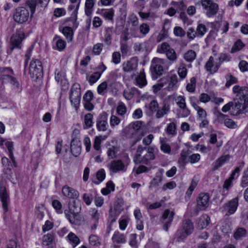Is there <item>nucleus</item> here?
<instances>
[{
    "mask_svg": "<svg viewBox=\"0 0 248 248\" xmlns=\"http://www.w3.org/2000/svg\"><path fill=\"white\" fill-rule=\"evenodd\" d=\"M81 205L78 199L70 201L68 203V209L64 210L66 217L71 224L75 223V218L80 212Z\"/></svg>",
    "mask_w": 248,
    "mask_h": 248,
    "instance_id": "1",
    "label": "nucleus"
},
{
    "mask_svg": "<svg viewBox=\"0 0 248 248\" xmlns=\"http://www.w3.org/2000/svg\"><path fill=\"white\" fill-rule=\"evenodd\" d=\"M165 63L166 61L164 59L156 57L153 59L151 62L150 70L154 79H156L163 75Z\"/></svg>",
    "mask_w": 248,
    "mask_h": 248,
    "instance_id": "2",
    "label": "nucleus"
},
{
    "mask_svg": "<svg viewBox=\"0 0 248 248\" xmlns=\"http://www.w3.org/2000/svg\"><path fill=\"white\" fill-rule=\"evenodd\" d=\"M200 3L207 17H213L217 15L219 9L217 3L212 0H201Z\"/></svg>",
    "mask_w": 248,
    "mask_h": 248,
    "instance_id": "3",
    "label": "nucleus"
},
{
    "mask_svg": "<svg viewBox=\"0 0 248 248\" xmlns=\"http://www.w3.org/2000/svg\"><path fill=\"white\" fill-rule=\"evenodd\" d=\"M81 98L80 88L79 84L75 83L72 86L70 93V100L71 104L78 110L79 108Z\"/></svg>",
    "mask_w": 248,
    "mask_h": 248,
    "instance_id": "4",
    "label": "nucleus"
},
{
    "mask_svg": "<svg viewBox=\"0 0 248 248\" xmlns=\"http://www.w3.org/2000/svg\"><path fill=\"white\" fill-rule=\"evenodd\" d=\"M29 73L32 78L38 79L43 76V67L41 62L37 59H33L31 62Z\"/></svg>",
    "mask_w": 248,
    "mask_h": 248,
    "instance_id": "5",
    "label": "nucleus"
},
{
    "mask_svg": "<svg viewBox=\"0 0 248 248\" xmlns=\"http://www.w3.org/2000/svg\"><path fill=\"white\" fill-rule=\"evenodd\" d=\"M194 229L192 222L189 219H186L182 222L181 230L177 232L178 237L183 239L191 234Z\"/></svg>",
    "mask_w": 248,
    "mask_h": 248,
    "instance_id": "6",
    "label": "nucleus"
},
{
    "mask_svg": "<svg viewBox=\"0 0 248 248\" xmlns=\"http://www.w3.org/2000/svg\"><path fill=\"white\" fill-rule=\"evenodd\" d=\"M209 195L207 193H202L199 194L197 199V208L196 209L193 216H196L200 210H205L209 205Z\"/></svg>",
    "mask_w": 248,
    "mask_h": 248,
    "instance_id": "7",
    "label": "nucleus"
},
{
    "mask_svg": "<svg viewBox=\"0 0 248 248\" xmlns=\"http://www.w3.org/2000/svg\"><path fill=\"white\" fill-rule=\"evenodd\" d=\"M29 15V11L25 7H18L14 14V19L16 22L23 23L28 20Z\"/></svg>",
    "mask_w": 248,
    "mask_h": 248,
    "instance_id": "8",
    "label": "nucleus"
},
{
    "mask_svg": "<svg viewBox=\"0 0 248 248\" xmlns=\"http://www.w3.org/2000/svg\"><path fill=\"white\" fill-rule=\"evenodd\" d=\"M127 165L128 164H125L121 159H117L112 161L108 167L111 172L115 173L125 172L127 170Z\"/></svg>",
    "mask_w": 248,
    "mask_h": 248,
    "instance_id": "9",
    "label": "nucleus"
},
{
    "mask_svg": "<svg viewBox=\"0 0 248 248\" xmlns=\"http://www.w3.org/2000/svg\"><path fill=\"white\" fill-rule=\"evenodd\" d=\"M89 216V221L91 224V229L94 231L97 229L99 219L100 217V213L95 208H91L88 211Z\"/></svg>",
    "mask_w": 248,
    "mask_h": 248,
    "instance_id": "10",
    "label": "nucleus"
},
{
    "mask_svg": "<svg viewBox=\"0 0 248 248\" xmlns=\"http://www.w3.org/2000/svg\"><path fill=\"white\" fill-rule=\"evenodd\" d=\"M174 213L169 209L165 210L162 216V221L163 223V229L168 231L173 219Z\"/></svg>",
    "mask_w": 248,
    "mask_h": 248,
    "instance_id": "11",
    "label": "nucleus"
},
{
    "mask_svg": "<svg viewBox=\"0 0 248 248\" xmlns=\"http://www.w3.org/2000/svg\"><path fill=\"white\" fill-rule=\"evenodd\" d=\"M96 126L100 131H105L107 129L108 124V114L106 112H103L99 115L96 121Z\"/></svg>",
    "mask_w": 248,
    "mask_h": 248,
    "instance_id": "12",
    "label": "nucleus"
},
{
    "mask_svg": "<svg viewBox=\"0 0 248 248\" xmlns=\"http://www.w3.org/2000/svg\"><path fill=\"white\" fill-rule=\"evenodd\" d=\"M24 38V34L22 32H16L13 34L10 39L11 49L12 50L15 48H20Z\"/></svg>",
    "mask_w": 248,
    "mask_h": 248,
    "instance_id": "13",
    "label": "nucleus"
},
{
    "mask_svg": "<svg viewBox=\"0 0 248 248\" xmlns=\"http://www.w3.org/2000/svg\"><path fill=\"white\" fill-rule=\"evenodd\" d=\"M0 198L2 202V207L5 212L8 210V203L9 202V197L8 195L5 186L0 187Z\"/></svg>",
    "mask_w": 248,
    "mask_h": 248,
    "instance_id": "14",
    "label": "nucleus"
},
{
    "mask_svg": "<svg viewBox=\"0 0 248 248\" xmlns=\"http://www.w3.org/2000/svg\"><path fill=\"white\" fill-rule=\"evenodd\" d=\"M220 67V64L217 62L214 63V59L213 57L210 56L208 60L206 62L205 68L206 71L213 74L216 73Z\"/></svg>",
    "mask_w": 248,
    "mask_h": 248,
    "instance_id": "15",
    "label": "nucleus"
},
{
    "mask_svg": "<svg viewBox=\"0 0 248 248\" xmlns=\"http://www.w3.org/2000/svg\"><path fill=\"white\" fill-rule=\"evenodd\" d=\"M62 193L64 196L74 200L78 199L79 197L78 191L67 186L62 187Z\"/></svg>",
    "mask_w": 248,
    "mask_h": 248,
    "instance_id": "16",
    "label": "nucleus"
},
{
    "mask_svg": "<svg viewBox=\"0 0 248 248\" xmlns=\"http://www.w3.org/2000/svg\"><path fill=\"white\" fill-rule=\"evenodd\" d=\"M81 144L78 138L73 139L71 142V151L75 156H78L81 153Z\"/></svg>",
    "mask_w": 248,
    "mask_h": 248,
    "instance_id": "17",
    "label": "nucleus"
},
{
    "mask_svg": "<svg viewBox=\"0 0 248 248\" xmlns=\"http://www.w3.org/2000/svg\"><path fill=\"white\" fill-rule=\"evenodd\" d=\"M138 64L133 59H131L123 63V69L125 72H131L135 71Z\"/></svg>",
    "mask_w": 248,
    "mask_h": 248,
    "instance_id": "18",
    "label": "nucleus"
},
{
    "mask_svg": "<svg viewBox=\"0 0 248 248\" xmlns=\"http://www.w3.org/2000/svg\"><path fill=\"white\" fill-rule=\"evenodd\" d=\"M66 47V43L61 37L56 36L53 40V48L59 51L63 50Z\"/></svg>",
    "mask_w": 248,
    "mask_h": 248,
    "instance_id": "19",
    "label": "nucleus"
},
{
    "mask_svg": "<svg viewBox=\"0 0 248 248\" xmlns=\"http://www.w3.org/2000/svg\"><path fill=\"white\" fill-rule=\"evenodd\" d=\"M168 84L166 88L168 91H173L178 88V79L176 75H171L168 78Z\"/></svg>",
    "mask_w": 248,
    "mask_h": 248,
    "instance_id": "20",
    "label": "nucleus"
},
{
    "mask_svg": "<svg viewBox=\"0 0 248 248\" xmlns=\"http://www.w3.org/2000/svg\"><path fill=\"white\" fill-rule=\"evenodd\" d=\"M95 0H86L85 3V14L91 18L95 5Z\"/></svg>",
    "mask_w": 248,
    "mask_h": 248,
    "instance_id": "21",
    "label": "nucleus"
},
{
    "mask_svg": "<svg viewBox=\"0 0 248 248\" xmlns=\"http://www.w3.org/2000/svg\"><path fill=\"white\" fill-rule=\"evenodd\" d=\"M238 206V198L236 197L235 198L233 199L231 201H230L227 204H226L225 208L226 210H228V212L230 214H233Z\"/></svg>",
    "mask_w": 248,
    "mask_h": 248,
    "instance_id": "22",
    "label": "nucleus"
},
{
    "mask_svg": "<svg viewBox=\"0 0 248 248\" xmlns=\"http://www.w3.org/2000/svg\"><path fill=\"white\" fill-rule=\"evenodd\" d=\"M177 73L181 80H183L186 78L187 69L186 63L183 62H180L177 68Z\"/></svg>",
    "mask_w": 248,
    "mask_h": 248,
    "instance_id": "23",
    "label": "nucleus"
},
{
    "mask_svg": "<svg viewBox=\"0 0 248 248\" xmlns=\"http://www.w3.org/2000/svg\"><path fill=\"white\" fill-rule=\"evenodd\" d=\"M93 124V115L90 113L85 114L83 118V127L85 129L90 128Z\"/></svg>",
    "mask_w": 248,
    "mask_h": 248,
    "instance_id": "24",
    "label": "nucleus"
},
{
    "mask_svg": "<svg viewBox=\"0 0 248 248\" xmlns=\"http://www.w3.org/2000/svg\"><path fill=\"white\" fill-rule=\"evenodd\" d=\"M4 81L9 83L12 85L13 89L16 92H19L21 90V85L19 82L14 76L10 77Z\"/></svg>",
    "mask_w": 248,
    "mask_h": 248,
    "instance_id": "25",
    "label": "nucleus"
},
{
    "mask_svg": "<svg viewBox=\"0 0 248 248\" xmlns=\"http://www.w3.org/2000/svg\"><path fill=\"white\" fill-rule=\"evenodd\" d=\"M210 218L209 217L206 215H202L199 218L198 221V226L202 229L206 228V227L209 224Z\"/></svg>",
    "mask_w": 248,
    "mask_h": 248,
    "instance_id": "26",
    "label": "nucleus"
},
{
    "mask_svg": "<svg viewBox=\"0 0 248 248\" xmlns=\"http://www.w3.org/2000/svg\"><path fill=\"white\" fill-rule=\"evenodd\" d=\"M112 241L114 243L123 244L126 242V238L124 234L116 231L114 233L112 237Z\"/></svg>",
    "mask_w": 248,
    "mask_h": 248,
    "instance_id": "27",
    "label": "nucleus"
},
{
    "mask_svg": "<svg viewBox=\"0 0 248 248\" xmlns=\"http://www.w3.org/2000/svg\"><path fill=\"white\" fill-rule=\"evenodd\" d=\"M1 74V78L3 81L14 75L13 70L10 67H2L0 69Z\"/></svg>",
    "mask_w": 248,
    "mask_h": 248,
    "instance_id": "28",
    "label": "nucleus"
},
{
    "mask_svg": "<svg viewBox=\"0 0 248 248\" xmlns=\"http://www.w3.org/2000/svg\"><path fill=\"white\" fill-rule=\"evenodd\" d=\"M167 140L166 138H160V149L164 153L170 154L171 152V148L170 145L167 143Z\"/></svg>",
    "mask_w": 248,
    "mask_h": 248,
    "instance_id": "29",
    "label": "nucleus"
},
{
    "mask_svg": "<svg viewBox=\"0 0 248 248\" xmlns=\"http://www.w3.org/2000/svg\"><path fill=\"white\" fill-rule=\"evenodd\" d=\"M155 149L153 147H148L147 148V154L143 156V163L147 164L149 160L155 158Z\"/></svg>",
    "mask_w": 248,
    "mask_h": 248,
    "instance_id": "30",
    "label": "nucleus"
},
{
    "mask_svg": "<svg viewBox=\"0 0 248 248\" xmlns=\"http://www.w3.org/2000/svg\"><path fill=\"white\" fill-rule=\"evenodd\" d=\"M230 159V156L229 155H223L218 158L215 162L214 169H217L221 167L226 162Z\"/></svg>",
    "mask_w": 248,
    "mask_h": 248,
    "instance_id": "31",
    "label": "nucleus"
},
{
    "mask_svg": "<svg viewBox=\"0 0 248 248\" xmlns=\"http://www.w3.org/2000/svg\"><path fill=\"white\" fill-rule=\"evenodd\" d=\"M170 109V108L169 105L166 103H164L162 107L157 110L156 113V118L160 119L163 117L165 115L168 114Z\"/></svg>",
    "mask_w": 248,
    "mask_h": 248,
    "instance_id": "32",
    "label": "nucleus"
},
{
    "mask_svg": "<svg viewBox=\"0 0 248 248\" xmlns=\"http://www.w3.org/2000/svg\"><path fill=\"white\" fill-rule=\"evenodd\" d=\"M55 79L60 84L64 85L67 84V80L65 78V74L62 71L56 70L55 72Z\"/></svg>",
    "mask_w": 248,
    "mask_h": 248,
    "instance_id": "33",
    "label": "nucleus"
},
{
    "mask_svg": "<svg viewBox=\"0 0 248 248\" xmlns=\"http://www.w3.org/2000/svg\"><path fill=\"white\" fill-rule=\"evenodd\" d=\"M136 85L140 88H142L147 84L145 74L144 72H140V75L136 78Z\"/></svg>",
    "mask_w": 248,
    "mask_h": 248,
    "instance_id": "34",
    "label": "nucleus"
},
{
    "mask_svg": "<svg viewBox=\"0 0 248 248\" xmlns=\"http://www.w3.org/2000/svg\"><path fill=\"white\" fill-rule=\"evenodd\" d=\"M165 131L168 135L174 137L177 134L176 124L174 122H171L168 124L165 129Z\"/></svg>",
    "mask_w": 248,
    "mask_h": 248,
    "instance_id": "35",
    "label": "nucleus"
},
{
    "mask_svg": "<svg viewBox=\"0 0 248 248\" xmlns=\"http://www.w3.org/2000/svg\"><path fill=\"white\" fill-rule=\"evenodd\" d=\"M62 33L65 37L67 42H71L73 37V31L71 27H65L62 29Z\"/></svg>",
    "mask_w": 248,
    "mask_h": 248,
    "instance_id": "36",
    "label": "nucleus"
},
{
    "mask_svg": "<svg viewBox=\"0 0 248 248\" xmlns=\"http://www.w3.org/2000/svg\"><path fill=\"white\" fill-rule=\"evenodd\" d=\"M54 236L53 233H47L43 237L42 245L46 246H50L53 242Z\"/></svg>",
    "mask_w": 248,
    "mask_h": 248,
    "instance_id": "37",
    "label": "nucleus"
},
{
    "mask_svg": "<svg viewBox=\"0 0 248 248\" xmlns=\"http://www.w3.org/2000/svg\"><path fill=\"white\" fill-rule=\"evenodd\" d=\"M196 57V52L192 50H189L184 53L183 58L187 62H192Z\"/></svg>",
    "mask_w": 248,
    "mask_h": 248,
    "instance_id": "38",
    "label": "nucleus"
},
{
    "mask_svg": "<svg viewBox=\"0 0 248 248\" xmlns=\"http://www.w3.org/2000/svg\"><path fill=\"white\" fill-rule=\"evenodd\" d=\"M189 152L188 150H182L180 154V157L178 160V163L181 165H185L188 161V155Z\"/></svg>",
    "mask_w": 248,
    "mask_h": 248,
    "instance_id": "39",
    "label": "nucleus"
},
{
    "mask_svg": "<svg viewBox=\"0 0 248 248\" xmlns=\"http://www.w3.org/2000/svg\"><path fill=\"white\" fill-rule=\"evenodd\" d=\"M163 180V175L161 172L156 173L155 177L151 181L150 184L152 186H158L161 183Z\"/></svg>",
    "mask_w": 248,
    "mask_h": 248,
    "instance_id": "40",
    "label": "nucleus"
},
{
    "mask_svg": "<svg viewBox=\"0 0 248 248\" xmlns=\"http://www.w3.org/2000/svg\"><path fill=\"white\" fill-rule=\"evenodd\" d=\"M89 243L92 246L99 247L101 245V239L94 234L91 235L89 237Z\"/></svg>",
    "mask_w": 248,
    "mask_h": 248,
    "instance_id": "41",
    "label": "nucleus"
},
{
    "mask_svg": "<svg viewBox=\"0 0 248 248\" xmlns=\"http://www.w3.org/2000/svg\"><path fill=\"white\" fill-rule=\"evenodd\" d=\"M193 108L197 111L199 118L200 119H204L207 116L206 111L202 108L198 106L195 103H192Z\"/></svg>",
    "mask_w": 248,
    "mask_h": 248,
    "instance_id": "42",
    "label": "nucleus"
},
{
    "mask_svg": "<svg viewBox=\"0 0 248 248\" xmlns=\"http://www.w3.org/2000/svg\"><path fill=\"white\" fill-rule=\"evenodd\" d=\"M5 146L8 149L9 153V157L12 160L14 167H16V161L13 153V143L11 141H7L5 142Z\"/></svg>",
    "mask_w": 248,
    "mask_h": 248,
    "instance_id": "43",
    "label": "nucleus"
},
{
    "mask_svg": "<svg viewBox=\"0 0 248 248\" xmlns=\"http://www.w3.org/2000/svg\"><path fill=\"white\" fill-rule=\"evenodd\" d=\"M167 59L172 62H175L177 59V55L173 48H170L166 53Z\"/></svg>",
    "mask_w": 248,
    "mask_h": 248,
    "instance_id": "44",
    "label": "nucleus"
},
{
    "mask_svg": "<svg viewBox=\"0 0 248 248\" xmlns=\"http://www.w3.org/2000/svg\"><path fill=\"white\" fill-rule=\"evenodd\" d=\"M67 237L69 241L72 243L73 248H75L79 243V239L75 233L73 232H70Z\"/></svg>",
    "mask_w": 248,
    "mask_h": 248,
    "instance_id": "45",
    "label": "nucleus"
},
{
    "mask_svg": "<svg viewBox=\"0 0 248 248\" xmlns=\"http://www.w3.org/2000/svg\"><path fill=\"white\" fill-rule=\"evenodd\" d=\"M170 48L171 47L168 43L164 42L158 46L156 51L159 53H166Z\"/></svg>",
    "mask_w": 248,
    "mask_h": 248,
    "instance_id": "46",
    "label": "nucleus"
},
{
    "mask_svg": "<svg viewBox=\"0 0 248 248\" xmlns=\"http://www.w3.org/2000/svg\"><path fill=\"white\" fill-rule=\"evenodd\" d=\"M234 110H236V112L233 113V115H237L240 114L244 113V110L245 109V106L244 104H242V103L238 101L235 103V104L233 108Z\"/></svg>",
    "mask_w": 248,
    "mask_h": 248,
    "instance_id": "47",
    "label": "nucleus"
},
{
    "mask_svg": "<svg viewBox=\"0 0 248 248\" xmlns=\"http://www.w3.org/2000/svg\"><path fill=\"white\" fill-rule=\"evenodd\" d=\"M102 72H95L92 74L89 78V82L90 85H93L101 77Z\"/></svg>",
    "mask_w": 248,
    "mask_h": 248,
    "instance_id": "48",
    "label": "nucleus"
},
{
    "mask_svg": "<svg viewBox=\"0 0 248 248\" xmlns=\"http://www.w3.org/2000/svg\"><path fill=\"white\" fill-rule=\"evenodd\" d=\"M196 79L195 77L190 78V83H188L186 87V90L190 93H193L195 90Z\"/></svg>",
    "mask_w": 248,
    "mask_h": 248,
    "instance_id": "49",
    "label": "nucleus"
},
{
    "mask_svg": "<svg viewBox=\"0 0 248 248\" xmlns=\"http://www.w3.org/2000/svg\"><path fill=\"white\" fill-rule=\"evenodd\" d=\"M226 79V83L225 84V86L226 87H229L232 84L236 83L237 82V79L236 78L233 77L231 74L227 75L225 77Z\"/></svg>",
    "mask_w": 248,
    "mask_h": 248,
    "instance_id": "50",
    "label": "nucleus"
},
{
    "mask_svg": "<svg viewBox=\"0 0 248 248\" xmlns=\"http://www.w3.org/2000/svg\"><path fill=\"white\" fill-rule=\"evenodd\" d=\"M112 34V28H107L106 29L105 42L107 45H110L111 43Z\"/></svg>",
    "mask_w": 248,
    "mask_h": 248,
    "instance_id": "51",
    "label": "nucleus"
},
{
    "mask_svg": "<svg viewBox=\"0 0 248 248\" xmlns=\"http://www.w3.org/2000/svg\"><path fill=\"white\" fill-rule=\"evenodd\" d=\"M238 97L244 103L248 100V87H243Z\"/></svg>",
    "mask_w": 248,
    "mask_h": 248,
    "instance_id": "52",
    "label": "nucleus"
},
{
    "mask_svg": "<svg viewBox=\"0 0 248 248\" xmlns=\"http://www.w3.org/2000/svg\"><path fill=\"white\" fill-rule=\"evenodd\" d=\"M126 111L127 108L125 105L122 102L119 103L116 108L117 114L121 116H123L126 113Z\"/></svg>",
    "mask_w": 248,
    "mask_h": 248,
    "instance_id": "53",
    "label": "nucleus"
},
{
    "mask_svg": "<svg viewBox=\"0 0 248 248\" xmlns=\"http://www.w3.org/2000/svg\"><path fill=\"white\" fill-rule=\"evenodd\" d=\"M247 231L246 229L243 228H239L236 230L233 236L235 239H238L240 238L244 237L246 235Z\"/></svg>",
    "mask_w": 248,
    "mask_h": 248,
    "instance_id": "54",
    "label": "nucleus"
},
{
    "mask_svg": "<svg viewBox=\"0 0 248 248\" xmlns=\"http://www.w3.org/2000/svg\"><path fill=\"white\" fill-rule=\"evenodd\" d=\"M207 31L206 26L202 24L198 25L196 29V33L197 36L202 37Z\"/></svg>",
    "mask_w": 248,
    "mask_h": 248,
    "instance_id": "55",
    "label": "nucleus"
},
{
    "mask_svg": "<svg viewBox=\"0 0 248 248\" xmlns=\"http://www.w3.org/2000/svg\"><path fill=\"white\" fill-rule=\"evenodd\" d=\"M101 14L105 19L111 20L114 16V10L112 9L105 10L102 11Z\"/></svg>",
    "mask_w": 248,
    "mask_h": 248,
    "instance_id": "56",
    "label": "nucleus"
},
{
    "mask_svg": "<svg viewBox=\"0 0 248 248\" xmlns=\"http://www.w3.org/2000/svg\"><path fill=\"white\" fill-rule=\"evenodd\" d=\"M244 46V45L241 40L237 41L232 46L231 52L232 53H235L240 50Z\"/></svg>",
    "mask_w": 248,
    "mask_h": 248,
    "instance_id": "57",
    "label": "nucleus"
},
{
    "mask_svg": "<svg viewBox=\"0 0 248 248\" xmlns=\"http://www.w3.org/2000/svg\"><path fill=\"white\" fill-rule=\"evenodd\" d=\"M175 101L177 105L179 108H185L186 106L185 97L184 96H178L175 99Z\"/></svg>",
    "mask_w": 248,
    "mask_h": 248,
    "instance_id": "58",
    "label": "nucleus"
},
{
    "mask_svg": "<svg viewBox=\"0 0 248 248\" xmlns=\"http://www.w3.org/2000/svg\"><path fill=\"white\" fill-rule=\"evenodd\" d=\"M224 124L229 128L235 129L238 127L237 124L233 120L231 119H225L224 121Z\"/></svg>",
    "mask_w": 248,
    "mask_h": 248,
    "instance_id": "59",
    "label": "nucleus"
},
{
    "mask_svg": "<svg viewBox=\"0 0 248 248\" xmlns=\"http://www.w3.org/2000/svg\"><path fill=\"white\" fill-rule=\"evenodd\" d=\"M96 178L99 181L98 182L93 181L96 184H99L100 182H102L105 178L106 173L105 170L103 169H100L96 172Z\"/></svg>",
    "mask_w": 248,
    "mask_h": 248,
    "instance_id": "60",
    "label": "nucleus"
},
{
    "mask_svg": "<svg viewBox=\"0 0 248 248\" xmlns=\"http://www.w3.org/2000/svg\"><path fill=\"white\" fill-rule=\"evenodd\" d=\"M52 205L58 214L62 213V205L59 201L57 200H53L52 202Z\"/></svg>",
    "mask_w": 248,
    "mask_h": 248,
    "instance_id": "61",
    "label": "nucleus"
},
{
    "mask_svg": "<svg viewBox=\"0 0 248 248\" xmlns=\"http://www.w3.org/2000/svg\"><path fill=\"white\" fill-rule=\"evenodd\" d=\"M231 59V57L230 55L225 53H220L218 58V62L217 63L220 65L223 62H229Z\"/></svg>",
    "mask_w": 248,
    "mask_h": 248,
    "instance_id": "62",
    "label": "nucleus"
},
{
    "mask_svg": "<svg viewBox=\"0 0 248 248\" xmlns=\"http://www.w3.org/2000/svg\"><path fill=\"white\" fill-rule=\"evenodd\" d=\"M108 84L106 81L101 83L97 87V92L100 95H104L107 89Z\"/></svg>",
    "mask_w": 248,
    "mask_h": 248,
    "instance_id": "63",
    "label": "nucleus"
},
{
    "mask_svg": "<svg viewBox=\"0 0 248 248\" xmlns=\"http://www.w3.org/2000/svg\"><path fill=\"white\" fill-rule=\"evenodd\" d=\"M121 122L120 119L117 116L112 115L110 118V125L111 127H114L120 124Z\"/></svg>",
    "mask_w": 248,
    "mask_h": 248,
    "instance_id": "64",
    "label": "nucleus"
}]
</instances>
